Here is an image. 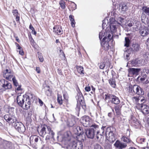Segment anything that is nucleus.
I'll return each instance as SVG.
<instances>
[{
	"mask_svg": "<svg viewBox=\"0 0 149 149\" xmlns=\"http://www.w3.org/2000/svg\"><path fill=\"white\" fill-rule=\"evenodd\" d=\"M81 107V104L80 103H77V105L76 107L75 108L77 112H79L80 111V109Z\"/></svg>",
	"mask_w": 149,
	"mask_h": 149,
	"instance_id": "39",
	"label": "nucleus"
},
{
	"mask_svg": "<svg viewBox=\"0 0 149 149\" xmlns=\"http://www.w3.org/2000/svg\"><path fill=\"white\" fill-rule=\"evenodd\" d=\"M110 101L112 103L115 104H117L120 103V100L118 98L114 95H113Z\"/></svg>",
	"mask_w": 149,
	"mask_h": 149,
	"instance_id": "25",
	"label": "nucleus"
},
{
	"mask_svg": "<svg viewBox=\"0 0 149 149\" xmlns=\"http://www.w3.org/2000/svg\"><path fill=\"white\" fill-rule=\"evenodd\" d=\"M115 80L114 79H111L109 80V83L110 85L113 88L116 86V84L115 83Z\"/></svg>",
	"mask_w": 149,
	"mask_h": 149,
	"instance_id": "28",
	"label": "nucleus"
},
{
	"mask_svg": "<svg viewBox=\"0 0 149 149\" xmlns=\"http://www.w3.org/2000/svg\"><path fill=\"white\" fill-rule=\"evenodd\" d=\"M36 70L38 73H40V68L39 67H36Z\"/></svg>",
	"mask_w": 149,
	"mask_h": 149,
	"instance_id": "57",
	"label": "nucleus"
},
{
	"mask_svg": "<svg viewBox=\"0 0 149 149\" xmlns=\"http://www.w3.org/2000/svg\"><path fill=\"white\" fill-rule=\"evenodd\" d=\"M40 139V138L39 137L37 136V137H36V138L35 139V140H34V142H38L39 139Z\"/></svg>",
	"mask_w": 149,
	"mask_h": 149,
	"instance_id": "56",
	"label": "nucleus"
},
{
	"mask_svg": "<svg viewBox=\"0 0 149 149\" xmlns=\"http://www.w3.org/2000/svg\"><path fill=\"white\" fill-rule=\"evenodd\" d=\"M40 135L43 137L46 136L45 140L47 141L51 138H54V133L52 130L49 126L44 125L42 128L40 132H39Z\"/></svg>",
	"mask_w": 149,
	"mask_h": 149,
	"instance_id": "3",
	"label": "nucleus"
},
{
	"mask_svg": "<svg viewBox=\"0 0 149 149\" xmlns=\"http://www.w3.org/2000/svg\"><path fill=\"white\" fill-rule=\"evenodd\" d=\"M140 80L143 83L147 84L149 83V79L146 74L143 75L141 78Z\"/></svg>",
	"mask_w": 149,
	"mask_h": 149,
	"instance_id": "24",
	"label": "nucleus"
},
{
	"mask_svg": "<svg viewBox=\"0 0 149 149\" xmlns=\"http://www.w3.org/2000/svg\"><path fill=\"white\" fill-rule=\"evenodd\" d=\"M74 16L72 15H70L69 16V19L71 22V26L73 27H75V22L74 20Z\"/></svg>",
	"mask_w": 149,
	"mask_h": 149,
	"instance_id": "26",
	"label": "nucleus"
},
{
	"mask_svg": "<svg viewBox=\"0 0 149 149\" xmlns=\"http://www.w3.org/2000/svg\"><path fill=\"white\" fill-rule=\"evenodd\" d=\"M29 39L31 44L32 45H34L35 44V42L33 38L32 37H31L30 38H29Z\"/></svg>",
	"mask_w": 149,
	"mask_h": 149,
	"instance_id": "50",
	"label": "nucleus"
},
{
	"mask_svg": "<svg viewBox=\"0 0 149 149\" xmlns=\"http://www.w3.org/2000/svg\"><path fill=\"white\" fill-rule=\"evenodd\" d=\"M94 149H103L100 145L97 144L95 145Z\"/></svg>",
	"mask_w": 149,
	"mask_h": 149,
	"instance_id": "44",
	"label": "nucleus"
},
{
	"mask_svg": "<svg viewBox=\"0 0 149 149\" xmlns=\"http://www.w3.org/2000/svg\"><path fill=\"white\" fill-rule=\"evenodd\" d=\"M71 10L73 11L76 9V5L74 3L72 2L71 4Z\"/></svg>",
	"mask_w": 149,
	"mask_h": 149,
	"instance_id": "37",
	"label": "nucleus"
},
{
	"mask_svg": "<svg viewBox=\"0 0 149 149\" xmlns=\"http://www.w3.org/2000/svg\"><path fill=\"white\" fill-rule=\"evenodd\" d=\"M15 45L17 48L19 50H20V49H21V47L19 46V45L17 43H15Z\"/></svg>",
	"mask_w": 149,
	"mask_h": 149,
	"instance_id": "54",
	"label": "nucleus"
},
{
	"mask_svg": "<svg viewBox=\"0 0 149 149\" xmlns=\"http://www.w3.org/2000/svg\"><path fill=\"white\" fill-rule=\"evenodd\" d=\"M15 128L19 132L23 133L25 130V128L24 125L21 122H17L14 125Z\"/></svg>",
	"mask_w": 149,
	"mask_h": 149,
	"instance_id": "11",
	"label": "nucleus"
},
{
	"mask_svg": "<svg viewBox=\"0 0 149 149\" xmlns=\"http://www.w3.org/2000/svg\"><path fill=\"white\" fill-rule=\"evenodd\" d=\"M19 53L20 55H24V53L22 49H20V50H19Z\"/></svg>",
	"mask_w": 149,
	"mask_h": 149,
	"instance_id": "55",
	"label": "nucleus"
},
{
	"mask_svg": "<svg viewBox=\"0 0 149 149\" xmlns=\"http://www.w3.org/2000/svg\"><path fill=\"white\" fill-rule=\"evenodd\" d=\"M29 28L30 29H31V30H33L34 29V28L32 26L31 24L29 26Z\"/></svg>",
	"mask_w": 149,
	"mask_h": 149,
	"instance_id": "61",
	"label": "nucleus"
},
{
	"mask_svg": "<svg viewBox=\"0 0 149 149\" xmlns=\"http://www.w3.org/2000/svg\"><path fill=\"white\" fill-rule=\"evenodd\" d=\"M12 12L13 14L14 15L16 16L18 15V11L17 10L14 9L13 10Z\"/></svg>",
	"mask_w": 149,
	"mask_h": 149,
	"instance_id": "43",
	"label": "nucleus"
},
{
	"mask_svg": "<svg viewBox=\"0 0 149 149\" xmlns=\"http://www.w3.org/2000/svg\"><path fill=\"white\" fill-rule=\"evenodd\" d=\"M18 95L17 97V102L18 104L22 107L27 95H22L20 93H18Z\"/></svg>",
	"mask_w": 149,
	"mask_h": 149,
	"instance_id": "12",
	"label": "nucleus"
},
{
	"mask_svg": "<svg viewBox=\"0 0 149 149\" xmlns=\"http://www.w3.org/2000/svg\"><path fill=\"white\" fill-rule=\"evenodd\" d=\"M133 92L139 95H143L144 92L143 89L138 85H134L133 87Z\"/></svg>",
	"mask_w": 149,
	"mask_h": 149,
	"instance_id": "13",
	"label": "nucleus"
},
{
	"mask_svg": "<svg viewBox=\"0 0 149 149\" xmlns=\"http://www.w3.org/2000/svg\"><path fill=\"white\" fill-rule=\"evenodd\" d=\"M125 42L124 46L126 47H128L130 43V40L128 37H125Z\"/></svg>",
	"mask_w": 149,
	"mask_h": 149,
	"instance_id": "30",
	"label": "nucleus"
},
{
	"mask_svg": "<svg viewBox=\"0 0 149 149\" xmlns=\"http://www.w3.org/2000/svg\"><path fill=\"white\" fill-rule=\"evenodd\" d=\"M68 123H69L68 125L70 127L73 126L75 124V123L73 120L68 121Z\"/></svg>",
	"mask_w": 149,
	"mask_h": 149,
	"instance_id": "42",
	"label": "nucleus"
},
{
	"mask_svg": "<svg viewBox=\"0 0 149 149\" xmlns=\"http://www.w3.org/2000/svg\"><path fill=\"white\" fill-rule=\"evenodd\" d=\"M76 68L77 70L79 73L80 74H84V68H83L80 66H76Z\"/></svg>",
	"mask_w": 149,
	"mask_h": 149,
	"instance_id": "29",
	"label": "nucleus"
},
{
	"mask_svg": "<svg viewBox=\"0 0 149 149\" xmlns=\"http://www.w3.org/2000/svg\"><path fill=\"white\" fill-rule=\"evenodd\" d=\"M118 24L117 22L113 18H111L109 19V24L108 20L107 18H105L102 21V27L103 29L105 27L106 28L105 29V31L101 32H104V34L105 32H111L112 35H113V33H114L116 31Z\"/></svg>",
	"mask_w": 149,
	"mask_h": 149,
	"instance_id": "1",
	"label": "nucleus"
},
{
	"mask_svg": "<svg viewBox=\"0 0 149 149\" xmlns=\"http://www.w3.org/2000/svg\"><path fill=\"white\" fill-rule=\"evenodd\" d=\"M143 9L144 13L147 15H149V8L144 7Z\"/></svg>",
	"mask_w": 149,
	"mask_h": 149,
	"instance_id": "32",
	"label": "nucleus"
},
{
	"mask_svg": "<svg viewBox=\"0 0 149 149\" xmlns=\"http://www.w3.org/2000/svg\"><path fill=\"white\" fill-rule=\"evenodd\" d=\"M103 38L102 41L101 43V45L104 47V49L107 50L109 49V45L108 42L112 39L113 35L111 32H105L104 34L102 32H100L99 33V39L101 40Z\"/></svg>",
	"mask_w": 149,
	"mask_h": 149,
	"instance_id": "2",
	"label": "nucleus"
},
{
	"mask_svg": "<svg viewBox=\"0 0 149 149\" xmlns=\"http://www.w3.org/2000/svg\"><path fill=\"white\" fill-rule=\"evenodd\" d=\"M16 17V19L17 21H18L19 20V17L18 15L15 16Z\"/></svg>",
	"mask_w": 149,
	"mask_h": 149,
	"instance_id": "62",
	"label": "nucleus"
},
{
	"mask_svg": "<svg viewBox=\"0 0 149 149\" xmlns=\"http://www.w3.org/2000/svg\"><path fill=\"white\" fill-rule=\"evenodd\" d=\"M140 109L142 113L145 114L149 113V106L146 104L141 105L140 107Z\"/></svg>",
	"mask_w": 149,
	"mask_h": 149,
	"instance_id": "22",
	"label": "nucleus"
},
{
	"mask_svg": "<svg viewBox=\"0 0 149 149\" xmlns=\"http://www.w3.org/2000/svg\"><path fill=\"white\" fill-rule=\"evenodd\" d=\"M59 4L61 8L64 9L65 7V2L62 0L61 1L59 2Z\"/></svg>",
	"mask_w": 149,
	"mask_h": 149,
	"instance_id": "34",
	"label": "nucleus"
},
{
	"mask_svg": "<svg viewBox=\"0 0 149 149\" xmlns=\"http://www.w3.org/2000/svg\"><path fill=\"white\" fill-rule=\"evenodd\" d=\"M133 87L132 85H130L128 88V91L130 93H132V92L133 90Z\"/></svg>",
	"mask_w": 149,
	"mask_h": 149,
	"instance_id": "45",
	"label": "nucleus"
},
{
	"mask_svg": "<svg viewBox=\"0 0 149 149\" xmlns=\"http://www.w3.org/2000/svg\"><path fill=\"white\" fill-rule=\"evenodd\" d=\"M60 52L61 53L60 54V55H62V56L64 55V54L63 51L61 49H60L59 50Z\"/></svg>",
	"mask_w": 149,
	"mask_h": 149,
	"instance_id": "60",
	"label": "nucleus"
},
{
	"mask_svg": "<svg viewBox=\"0 0 149 149\" xmlns=\"http://www.w3.org/2000/svg\"><path fill=\"white\" fill-rule=\"evenodd\" d=\"M98 65L99 68L100 69H103L105 67V64L103 62H101L100 63L98 64Z\"/></svg>",
	"mask_w": 149,
	"mask_h": 149,
	"instance_id": "40",
	"label": "nucleus"
},
{
	"mask_svg": "<svg viewBox=\"0 0 149 149\" xmlns=\"http://www.w3.org/2000/svg\"><path fill=\"white\" fill-rule=\"evenodd\" d=\"M140 45L136 43L132 44L130 50L132 51V53L136 52L139 50L140 48Z\"/></svg>",
	"mask_w": 149,
	"mask_h": 149,
	"instance_id": "21",
	"label": "nucleus"
},
{
	"mask_svg": "<svg viewBox=\"0 0 149 149\" xmlns=\"http://www.w3.org/2000/svg\"><path fill=\"white\" fill-rule=\"evenodd\" d=\"M12 79L14 85L16 87L17 86H18V84L15 77H13Z\"/></svg>",
	"mask_w": 149,
	"mask_h": 149,
	"instance_id": "36",
	"label": "nucleus"
},
{
	"mask_svg": "<svg viewBox=\"0 0 149 149\" xmlns=\"http://www.w3.org/2000/svg\"><path fill=\"white\" fill-rule=\"evenodd\" d=\"M118 10L119 12L122 14L125 13L128 10V8L126 4L121 3L119 4Z\"/></svg>",
	"mask_w": 149,
	"mask_h": 149,
	"instance_id": "15",
	"label": "nucleus"
},
{
	"mask_svg": "<svg viewBox=\"0 0 149 149\" xmlns=\"http://www.w3.org/2000/svg\"><path fill=\"white\" fill-rule=\"evenodd\" d=\"M81 122L84 127H89L92 122V120L89 117L84 116L82 117L81 120Z\"/></svg>",
	"mask_w": 149,
	"mask_h": 149,
	"instance_id": "9",
	"label": "nucleus"
},
{
	"mask_svg": "<svg viewBox=\"0 0 149 149\" xmlns=\"http://www.w3.org/2000/svg\"><path fill=\"white\" fill-rule=\"evenodd\" d=\"M3 76L7 79L10 80L13 76V72L10 70L6 69L3 71Z\"/></svg>",
	"mask_w": 149,
	"mask_h": 149,
	"instance_id": "14",
	"label": "nucleus"
},
{
	"mask_svg": "<svg viewBox=\"0 0 149 149\" xmlns=\"http://www.w3.org/2000/svg\"><path fill=\"white\" fill-rule=\"evenodd\" d=\"M85 133L88 138L91 139L93 138L95 134L93 129L91 128L88 130H85Z\"/></svg>",
	"mask_w": 149,
	"mask_h": 149,
	"instance_id": "18",
	"label": "nucleus"
},
{
	"mask_svg": "<svg viewBox=\"0 0 149 149\" xmlns=\"http://www.w3.org/2000/svg\"><path fill=\"white\" fill-rule=\"evenodd\" d=\"M132 99L134 101L135 100L139 103H141V106L143 105L142 104L145 102L146 101V99L144 97L142 96H139L138 97H132Z\"/></svg>",
	"mask_w": 149,
	"mask_h": 149,
	"instance_id": "19",
	"label": "nucleus"
},
{
	"mask_svg": "<svg viewBox=\"0 0 149 149\" xmlns=\"http://www.w3.org/2000/svg\"><path fill=\"white\" fill-rule=\"evenodd\" d=\"M115 110L117 115H119L120 113V110L118 106L115 107Z\"/></svg>",
	"mask_w": 149,
	"mask_h": 149,
	"instance_id": "33",
	"label": "nucleus"
},
{
	"mask_svg": "<svg viewBox=\"0 0 149 149\" xmlns=\"http://www.w3.org/2000/svg\"><path fill=\"white\" fill-rule=\"evenodd\" d=\"M91 127V129H93L94 132L95 133L97 139H98L100 136H103L104 134V129L105 127L102 126L101 130H99V126L96 124L93 125Z\"/></svg>",
	"mask_w": 149,
	"mask_h": 149,
	"instance_id": "5",
	"label": "nucleus"
},
{
	"mask_svg": "<svg viewBox=\"0 0 149 149\" xmlns=\"http://www.w3.org/2000/svg\"><path fill=\"white\" fill-rule=\"evenodd\" d=\"M4 118L5 120L9 124H12L17 121V118L13 113H8L6 114Z\"/></svg>",
	"mask_w": 149,
	"mask_h": 149,
	"instance_id": "6",
	"label": "nucleus"
},
{
	"mask_svg": "<svg viewBox=\"0 0 149 149\" xmlns=\"http://www.w3.org/2000/svg\"><path fill=\"white\" fill-rule=\"evenodd\" d=\"M63 97L64 99L66 100V101H67L68 100V97L67 96V94L66 93L64 94H63Z\"/></svg>",
	"mask_w": 149,
	"mask_h": 149,
	"instance_id": "49",
	"label": "nucleus"
},
{
	"mask_svg": "<svg viewBox=\"0 0 149 149\" xmlns=\"http://www.w3.org/2000/svg\"><path fill=\"white\" fill-rule=\"evenodd\" d=\"M76 129L77 130V134H78L77 137V139H79L78 140L79 141L77 143L74 141L73 142L75 146H76V148H77V149H82L83 145L81 141L82 140H84L85 139V136L83 138H81V136H82L84 133L83 130L81 127H78L76 128Z\"/></svg>",
	"mask_w": 149,
	"mask_h": 149,
	"instance_id": "4",
	"label": "nucleus"
},
{
	"mask_svg": "<svg viewBox=\"0 0 149 149\" xmlns=\"http://www.w3.org/2000/svg\"><path fill=\"white\" fill-rule=\"evenodd\" d=\"M146 44L148 47V48L149 49V38L148 39Z\"/></svg>",
	"mask_w": 149,
	"mask_h": 149,
	"instance_id": "52",
	"label": "nucleus"
},
{
	"mask_svg": "<svg viewBox=\"0 0 149 149\" xmlns=\"http://www.w3.org/2000/svg\"><path fill=\"white\" fill-rule=\"evenodd\" d=\"M12 85L8 81L4 79L0 80V89L5 90L10 89L12 88Z\"/></svg>",
	"mask_w": 149,
	"mask_h": 149,
	"instance_id": "8",
	"label": "nucleus"
},
{
	"mask_svg": "<svg viewBox=\"0 0 149 149\" xmlns=\"http://www.w3.org/2000/svg\"><path fill=\"white\" fill-rule=\"evenodd\" d=\"M113 95H111L110 94H106L105 95V100L110 99L111 100Z\"/></svg>",
	"mask_w": 149,
	"mask_h": 149,
	"instance_id": "35",
	"label": "nucleus"
},
{
	"mask_svg": "<svg viewBox=\"0 0 149 149\" xmlns=\"http://www.w3.org/2000/svg\"><path fill=\"white\" fill-rule=\"evenodd\" d=\"M18 87L16 89H15V91H16V90L17 91H19L21 89V85H18Z\"/></svg>",
	"mask_w": 149,
	"mask_h": 149,
	"instance_id": "59",
	"label": "nucleus"
},
{
	"mask_svg": "<svg viewBox=\"0 0 149 149\" xmlns=\"http://www.w3.org/2000/svg\"><path fill=\"white\" fill-rule=\"evenodd\" d=\"M57 101L60 104H62L63 103V100L62 96L58 95L57 97Z\"/></svg>",
	"mask_w": 149,
	"mask_h": 149,
	"instance_id": "31",
	"label": "nucleus"
},
{
	"mask_svg": "<svg viewBox=\"0 0 149 149\" xmlns=\"http://www.w3.org/2000/svg\"><path fill=\"white\" fill-rule=\"evenodd\" d=\"M67 149H77L76 148V146L74 144L73 142L72 143H70L66 147Z\"/></svg>",
	"mask_w": 149,
	"mask_h": 149,
	"instance_id": "27",
	"label": "nucleus"
},
{
	"mask_svg": "<svg viewBox=\"0 0 149 149\" xmlns=\"http://www.w3.org/2000/svg\"><path fill=\"white\" fill-rule=\"evenodd\" d=\"M39 59L41 62H42L44 61L43 56H38Z\"/></svg>",
	"mask_w": 149,
	"mask_h": 149,
	"instance_id": "58",
	"label": "nucleus"
},
{
	"mask_svg": "<svg viewBox=\"0 0 149 149\" xmlns=\"http://www.w3.org/2000/svg\"><path fill=\"white\" fill-rule=\"evenodd\" d=\"M53 31L58 35H61L63 33L61 26L59 25L56 26L54 27Z\"/></svg>",
	"mask_w": 149,
	"mask_h": 149,
	"instance_id": "23",
	"label": "nucleus"
},
{
	"mask_svg": "<svg viewBox=\"0 0 149 149\" xmlns=\"http://www.w3.org/2000/svg\"><path fill=\"white\" fill-rule=\"evenodd\" d=\"M134 24V22L132 21H130L127 24V26L129 27H131Z\"/></svg>",
	"mask_w": 149,
	"mask_h": 149,
	"instance_id": "48",
	"label": "nucleus"
},
{
	"mask_svg": "<svg viewBox=\"0 0 149 149\" xmlns=\"http://www.w3.org/2000/svg\"><path fill=\"white\" fill-rule=\"evenodd\" d=\"M39 103L40 104V105H42V104H43V102H42V101L40 99H39Z\"/></svg>",
	"mask_w": 149,
	"mask_h": 149,
	"instance_id": "63",
	"label": "nucleus"
},
{
	"mask_svg": "<svg viewBox=\"0 0 149 149\" xmlns=\"http://www.w3.org/2000/svg\"><path fill=\"white\" fill-rule=\"evenodd\" d=\"M85 90L87 91H90L91 90V88L90 87H89V86H88V87H86L85 88Z\"/></svg>",
	"mask_w": 149,
	"mask_h": 149,
	"instance_id": "53",
	"label": "nucleus"
},
{
	"mask_svg": "<svg viewBox=\"0 0 149 149\" xmlns=\"http://www.w3.org/2000/svg\"><path fill=\"white\" fill-rule=\"evenodd\" d=\"M114 145L116 148L119 149H122L127 146L126 144L121 143L118 140L116 141Z\"/></svg>",
	"mask_w": 149,
	"mask_h": 149,
	"instance_id": "20",
	"label": "nucleus"
},
{
	"mask_svg": "<svg viewBox=\"0 0 149 149\" xmlns=\"http://www.w3.org/2000/svg\"><path fill=\"white\" fill-rule=\"evenodd\" d=\"M141 70L140 68H130L128 69L129 74L132 75H137L139 74L140 71Z\"/></svg>",
	"mask_w": 149,
	"mask_h": 149,
	"instance_id": "16",
	"label": "nucleus"
},
{
	"mask_svg": "<svg viewBox=\"0 0 149 149\" xmlns=\"http://www.w3.org/2000/svg\"><path fill=\"white\" fill-rule=\"evenodd\" d=\"M33 95L31 94H29L27 96H26L25 106L24 108V109L27 110L30 108L31 102L32 101V100L33 99Z\"/></svg>",
	"mask_w": 149,
	"mask_h": 149,
	"instance_id": "10",
	"label": "nucleus"
},
{
	"mask_svg": "<svg viewBox=\"0 0 149 149\" xmlns=\"http://www.w3.org/2000/svg\"><path fill=\"white\" fill-rule=\"evenodd\" d=\"M36 137H37V136H32L30 138V143L33 142Z\"/></svg>",
	"mask_w": 149,
	"mask_h": 149,
	"instance_id": "41",
	"label": "nucleus"
},
{
	"mask_svg": "<svg viewBox=\"0 0 149 149\" xmlns=\"http://www.w3.org/2000/svg\"><path fill=\"white\" fill-rule=\"evenodd\" d=\"M58 72L59 73V74H61V71L60 70H59V69H58L57 70Z\"/></svg>",
	"mask_w": 149,
	"mask_h": 149,
	"instance_id": "64",
	"label": "nucleus"
},
{
	"mask_svg": "<svg viewBox=\"0 0 149 149\" xmlns=\"http://www.w3.org/2000/svg\"><path fill=\"white\" fill-rule=\"evenodd\" d=\"M130 131L127 130L126 133L127 136H123L121 139L122 141L128 143H130V144H132V142L129 137L130 136Z\"/></svg>",
	"mask_w": 149,
	"mask_h": 149,
	"instance_id": "17",
	"label": "nucleus"
},
{
	"mask_svg": "<svg viewBox=\"0 0 149 149\" xmlns=\"http://www.w3.org/2000/svg\"><path fill=\"white\" fill-rule=\"evenodd\" d=\"M27 113L28 117H31L32 115V112L31 111H28Z\"/></svg>",
	"mask_w": 149,
	"mask_h": 149,
	"instance_id": "51",
	"label": "nucleus"
},
{
	"mask_svg": "<svg viewBox=\"0 0 149 149\" xmlns=\"http://www.w3.org/2000/svg\"><path fill=\"white\" fill-rule=\"evenodd\" d=\"M136 59H133L131 61H130L131 62V64L132 65V66H135L136 65Z\"/></svg>",
	"mask_w": 149,
	"mask_h": 149,
	"instance_id": "38",
	"label": "nucleus"
},
{
	"mask_svg": "<svg viewBox=\"0 0 149 149\" xmlns=\"http://www.w3.org/2000/svg\"><path fill=\"white\" fill-rule=\"evenodd\" d=\"M135 24L136 25V27L133 28V30L134 31H136L137 30V29H138L139 25L137 22H136L135 23Z\"/></svg>",
	"mask_w": 149,
	"mask_h": 149,
	"instance_id": "47",
	"label": "nucleus"
},
{
	"mask_svg": "<svg viewBox=\"0 0 149 149\" xmlns=\"http://www.w3.org/2000/svg\"><path fill=\"white\" fill-rule=\"evenodd\" d=\"M136 64L139 65L141 64L143 61V60L142 59H136Z\"/></svg>",
	"mask_w": 149,
	"mask_h": 149,
	"instance_id": "46",
	"label": "nucleus"
},
{
	"mask_svg": "<svg viewBox=\"0 0 149 149\" xmlns=\"http://www.w3.org/2000/svg\"><path fill=\"white\" fill-rule=\"evenodd\" d=\"M106 139L110 143H113L116 140L113 132L110 130L109 131L108 129L106 130Z\"/></svg>",
	"mask_w": 149,
	"mask_h": 149,
	"instance_id": "7",
	"label": "nucleus"
}]
</instances>
